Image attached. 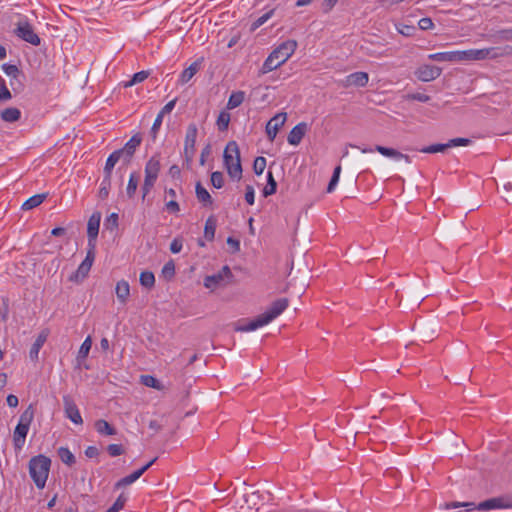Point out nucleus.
Masks as SVG:
<instances>
[{
  "mask_svg": "<svg viewBox=\"0 0 512 512\" xmlns=\"http://www.w3.org/2000/svg\"><path fill=\"white\" fill-rule=\"evenodd\" d=\"M50 465L51 460L44 455L33 457L29 462V472L31 478L33 480H47Z\"/></svg>",
  "mask_w": 512,
  "mask_h": 512,
  "instance_id": "0eeeda50",
  "label": "nucleus"
},
{
  "mask_svg": "<svg viewBox=\"0 0 512 512\" xmlns=\"http://www.w3.org/2000/svg\"><path fill=\"white\" fill-rule=\"evenodd\" d=\"M287 114L285 112L277 113L266 124V134L270 141H274L280 128L285 124Z\"/></svg>",
  "mask_w": 512,
  "mask_h": 512,
  "instance_id": "2eb2a0df",
  "label": "nucleus"
},
{
  "mask_svg": "<svg viewBox=\"0 0 512 512\" xmlns=\"http://www.w3.org/2000/svg\"><path fill=\"white\" fill-rule=\"evenodd\" d=\"M101 213L94 212L87 223L88 247L96 248V239L99 232Z\"/></svg>",
  "mask_w": 512,
  "mask_h": 512,
  "instance_id": "ddd939ff",
  "label": "nucleus"
},
{
  "mask_svg": "<svg viewBox=\"0 0 512 512\" xmlns=\"http://www.w3.org/2000/svg\"><path fill=\"white\" fill-rule=\"evenodd\" d=\"M397 31L406 37H410L415 33L416 28L412 25H399Z\"/></svg>",
  "mask_w": 512,
  "mask_h": 512,
  "instance_id": "8fccbe9b",
  "label": "nucleus"
},
{
  "mask_svg": "<svg viewBox=\"0 0 512 512\" xmlns=\"http://www.w3.org/2000/svg\"><path fill=\"white\" fill-rule=\"evenodd\" d=\"M33 418L34 409L32 405H29L26 408V410L20 415L19 422L13 433V442L15 448L21 449L23 447Z\"/></svg>",
  "mask_w": 512,
  "mask_h": 512,
  "instance_id": "39448f33",
  "label": "nucleus"
},
{
  "mask_svg": "<svg viewBox=\"0 0 512 512\" xmlns=\"http://www.w3.org/2000/svg\"><path fill=\"white\" fill-rule=\"evenodd\" d=\"M197 133L198 129L196 125L191 124L188 126L184 143V156L187 162H191L193 160Z\"/></svg>",
  "mask_w": 512,
  "mask_h": 512,
  "instance_id": "9d476101",
  "label": "nucleus"
},
{
  "mask_svg": "<svg viewBox=\"0 0 512 512\" xmlns=\"http://www.w3.org/2000/svg\"><path fill=\"white\" fill-rule=\"evenodd\" d=\"M227 244L231 246L234 249V251H239L240 249V242L235 238L228 237Z\"/></svg>",
  "mask_w": 512,
  "mask_h": 512,
  "instance_id": "774afa93",
  "label": "nucleus"
},
{
  "mask_svg": "<svg viewBox=\"0 0 512 512\" xmlns=\"http://www.w3.org/2000/svg\"><path fill=\"white\" fill-rule=\"evenodd\" d=\"M507 52H502L500 48L488 47L482 49L457 50L458 62L462 61H480L485 59H496L512 52L511 47H506Z\"/></svg>",
  "mask_w": 512,
  "mask_h": 512,
  "instance_id": "20e7f679",
  "label": "nucleus"
},
{
  "mask_svg": "<svg viewBox=\"0 0 512 512\" xmlns=\"http://www.w3.org/2000/svg\"><path fill=\"white\" fill-rule=\"evenodd\" d=\"M149 76V73L147 71H140L133 75L132 79L125 82L124 87H131L135 84L141 83L144 80H146Z\"/></svg>",
  "mask_w": 512,
  "mask_h": 512,
  "instance_id": "e433bc0d",
  "label": "nucleus"
},
{
  "mask_svg": "<svg viewBox=\"0 0 512 512\" xmlns=\"http://www.w3.org/2000/svg\"><path fill=\"white\" fill-rule=\"evenodd\" d=\"M474 506L472 502H449L444 503L440 506L441 509L449 510V509H457L461 507L471 508Z\"/></svg>",
  "mask_w": 512,
  "mask_h": 512,
  "instance_id": "c03bdc74",
  "label": "nucleus"
},
{
  "mask_svg": "<svg viewBox=\"0 0 512 512\" xmlns=\"http://www.w3.org/2000/svg\"><path fill=\"white\" fill-rule=\"evenodd\" d=\"M428 59L437 62H458L457 51L437 52L429 54Z\"/></svg>",
  "mask_w": 512,
  "mask_h": 512,
  "instance_id": "5701e85b",
  "label": "nucleus"
},
{
  "mask_svg": "<svg viewBox=\"0 0 512 512\" xmlns=\"http://www.w3.org/2000/svg\"><path fill=\"white\" fill-rule=\"evenodd\" d=\"M197 199L202 202L204 205L212 204V198L209 192L204 188L200 182L196 184L195 187Z\"/></svg>",
  "mask_w": 512,
  "mask_h": 512,
  "instance_id": "cd10ccee",
  "label": "nucleus"
},
{
  "mask_svg": "<svg viewBox=\"0 0 512 512\" xmlns=\"http://www.w3.org/2000/svg\"><path fill=\"white\" fill-rule=\"evenodd\" d=\"M340 174H341V166L338 165V166H336L334 168L333 175H332L331 180H330V182L328 184V187H327V192L328 193H332L335 190V188H336V186L338 184L339 178H340Z\"/></svg>",
  "mask_w": 512,
  "mask_h": 512,
  "instance_id": "4c0bfd02",
  "label": "nucleus"
},
{
  "mask_svg": "<svg viewBox=\"0 0 512 512\" xmlns=\"http://www.w3.org/2000/svg\"><path fill=\"white\" fill-rule=\"evenodd\" d=\"M266 167V158L259 156L254 160L253 170L256 175H261Z\"/></svg>",
  "mask_w": 512,
  "mask_h": 512,
  "instance_id": "49530a36",
  "label": "nucleus"
},
{
  "mask_svg": "<svg viewBox=\"0 0 512 512\" xmlns=\"http://www.w3.org/2000/svg\"><path fill=\"white\" fill-rule=\"evenodd\" d=\"M230 277H232L230 268L228 266H223L222 269L216 274L205 277L204 286L208 289L214 290L219 287L225 279Z\"/></svg>",
  "mask_w": 512,
  "mask_h": 512,
  "instance_id": "4468645a",
  "label": "nucleus"
},
{
  "mask_svg": "<svg viewBox=\"0 0 512 512\" xmlns=\"http://www.w3.org/2000/svg\"><path fill=\"white\" fill-rule=\"evenodd\" d=\"M512 508V501L502 498V497H496L491 498L485 501H482L478 504L477 509L478 510H493V509H509Z\"/></svg>",
  "mask_w": 512,
  "mask_h": 512,
  "instance_id": "dca6fc26",
  "label": "nucleus"
},
{
  "mask_svg": "<svg viewBox=\"0 0 512 512\" xmlns=\"http://www.w3.org/2000/svg\"><path fill=\"white\" fill-rule=\"evenodd\" d=\"M418 26L421 30H429L434 27V23L431 18L424 17L419 20Z\"/></svg>",
  "mask_w": 512,
  "mask_h": 512,
  "instance_id": "3c124183",
  "label": "nucleus"
},
{
  "mask_svg": "<svg viewBox=\"0 0 512 512\" xmlns=\"http://www.w3.org/2000/svg\"><path fill=\"white\" fill-rule=\"evenodd\" d=\"M245 200L249 205L254 204L255 192H254V188L251 185L246 186Z\"/></svg>",
  "mask_w": 512,
  "mask_h": 512,
  "instance_id": "5fc2aeb1",
  "label": "nucleus"
},
{
  "mask_svg": "<svg viewBox=\"0 0 512 512\" xmlns=\"http://www.w3.org/2000/svg\"><path fill=\"white\" fill-rule=\"evenodd\" d=\"M230 114L227 111H221L216 120V125L219 131H226L230 123Z\"/></svg>",
  "mask_w": 512,
  "mask_h": 512,
  "instance_id": "473e14b6",
  "label": "nucleus"
},
{
  "mask_svg": "<svg viewBox=\"0 0 512 512\" xmlns=\"http://www.w3.org/2000/svg\"><path fill=\"white\" fill-rule=\"evenodd\" d=\"M369 75L366 72L358 71L346 76L343 81L344 87H365L368 84Z\"/></svg>",
  "mask_w": 512,
  "mask_h": 512,
  "instance_id": "f3484780",
  "label": "nucleus"
},
{
  "mask_svg": "<svg viewBox=\"0 0 512 512\" xmlns=\"http://www.w3.org/2000/svg\"><path fill=\"white\" fill-rule=\"evenodd\" d=\"M85 455L88 458H95L99 455V450L95 446H88L85 450Z\"/></svg>",
  "mask_w": 512,
  "mask_h": 512,
  "instance_id": "0e129e2a",
  "label": "nucleus"
},
{
  "mask_svg": "<svg viewBox=\"0 0 512 512\" xmlns=\"http://www.w3.org/2000/svg\"><path fill=\"white\" fill-rule=\"evenodd\" d=\"M57 454L61 461L67 465H72L75 463V457L73 453L66 447L58 448Z\"/></svg>",
  "mask_w": 512,
  "mask_h": 512,
  "instance_id": "2f4dec72",
  "label": "nucleus"
},
{
  "mask_svg": "<svg viewBox=\"0 0 512 512\" xmlns=\"http://www.w3.org/2000/svg\"><path fill=\"white\" fill-rule=\"evenodd\" d=\"M277 183L273 177V174L271 171L267 174V185L263 189V195L265 197H268L276 192Z\"/></svg>",
  "mask_w": 512,
  "mask_h": 512,
  "instance_id": "c9c22d12",
  "label": "nucleus"
},
{
  "mask_svg": "<svg viewBox=\"0 0 512 512\" xmlns=\"http://www.w3.org/2000/svg\"><path fill=\"white\" fill-rule=\"evenodd\" d=\"M166 209L171 213H177V212H179L180 207H179V204L175 200L171 199L170 201H168L166 203Z\"/></svg>",
  "mask_w": 512,
  "mask_h": 512,
  "instance_id": "e2e57ef3",
  "label": "nucleus"
},
{
  "mask_svg": "<svg viewBox=\"0 0 512 512\" xmlns=\"http://www.w3.org/2000/svg\"><path fill=\"white\" fill-rule=\"evenodd\" d=\"M408 97L412 100H416V101L423 102V103H426L430 100V96L427 94H423V93H414V94L409 95Z\"/></svg>",
  "mask_w": 512,
  "mask_h": 512,
  "instance_id": "680f3d73",
  "label": "nucleus"
},
{
  "mask_svg": "<svg viewBox=\"0 0 512 512\" xmlns=\"http://www.w3.org/2000/svg\"><path fill=\"white\" fill-rule=\"evenodd\" d=\"M442 74V69L431 64H422L416 68L414 75L421 82H430Z\"/></svg>",
  "mask_w": 512,
  "mask_h": 512,
  "instance_id": "1a4fd4ad",
  "label": "nucleus"
},
{
  "mask_svg": "<svg viewBox=\"0 0 512 512\" xmlns=\"http://www.w3.org/2000/svg\"><path fill=\"white\" fill-rule=\"evenodd\" d=\"M141 137L140 135L136 134L130 138V140L125 144L123 150V155L126 157V162H130L131 157L135 153L136 148L141 144Z\"/></svg>",
  "mask_w": 512,
  "mask_h": 512,
  "instance_id": "aec40b11",
  "label": "nucleus"
},
{
  "mask_svg": "<svg viewBox=\"0 0 512 512\" xmlns=\"http://www.w3.org/2000/svg\"><path fill=\"white\" fill-rule=\"evenodd\" d=\"M162 121H163L162 115H157V117L154 120V123L152 125V128H151V135H152L153 139L156 138L157 132L162 124Z\"/></svg>",
  "mask_w": 512,
  "mask_h": 512,
  "instance_id": "6e6d98bb",
  "label": "nucleus"
},
{
  "mask_svg": "<svg viewBox=\"0 0 512 512\" xmlns=\"http://www.w3.org/2000/svg\"><path fill=\"white\" fill-rule=\"evenodd\" d=\"M9 315V305L4 301L3 306H0V322H6Z\"/></svg>",
  "mask_w": 512,
  "mask_h": 512,
  "instance_id": "bf43d9fd",
  "label": "nucleus"
},
{
  "mask_svg": "<svg viewBox=\"0 0 512 512\" xmlns=\"http://www.w3.org/2000/svg\"><path fill=\"white\" fill-rule=\"evenodd\" d=\"M95 259V248L88 247V251L85 259L79 265L74 275L70 277L71 280L80 281L83 280L89 273L92 264Z\"/></svg>",
  "mask_w": 512,
  "mask_h": 512,
  "instance_id": "9b49d317",
  "label": "nucleus"
},
{
  "mask_svg": "<svg viewBox=\"0 0 512 512\" xmlns=\"http://www.w3.org/2000/svg\"><path fill=\"white\" fill-rule=\"evenodd\" d=\"M289 306L287 298H280L274 301L271 306L262 314L258 315L253 320H242L235 325L237 332H251L268 325L279 315H281Z\"/></svg>",
  "mask_w": 512,
  "mask_h": 512,
  "instance_id": "f257e3e1",
  "label": "nucleus"
},
{
  "mask_svg": "<svg viewBox=\"0 0 512 512\" xmlns=\"http://www.w3.org/2000/svg\"><path fill=\"white\" fill-rule=\"evenodd\" d=\"M128 501V494L125 493V492H122L118 498L116 499V501L113 503V507L115 509H117L118 511L122 510L126 504V502Z\"/></svg>",
  "mask_w": 512,
  "mask_h": 512,
  "instance_id": "09e8293b",
  "label": "nucleus"
},
{
  "mask_svg": "<svg viewBox=\"0 0 512 512\" xmlns=\"http://www.w3.org/2000/svg\"><path fill=\"white\" fill-rule=\"evenodd\" d=\"M447 148H450L449 141L445 144H433L422 148L420 151L423 153H438L444 152Z\"/></svg>",
  "mask_w": 512,
  "mask_h": 512,
  "instance_id": "79ce46f5",
  "label": "nucleus"
},
{
  "mask_svg": "<svg viewBox=\"0 0 512 512\" xmlns=\"http://www.w3.org/2000/svg\"><path fill=\"white\" fill-rule=\"evenodd\" d=\"M110 187H111V178L104 176V178L101 182L99 193H98V195L101 199H106L108 197Z\"/></svg>",
  "mask_w": 512,
  "mask_h": 512,
  "instance_id": "a19ab883",
  "label": "nucleus"
},
{
  "mask_svg": "<svg viewBox=\"0 0 512 512\" xmlns=\"http://www.w3.org/2000/svg\"><path fill=\"white\" fill-rule=\"evenodd\" d=\"M471 143V140L468 138H454L449 140V145L451 147H457V146H467Z\"/></svg>",
  "mask_w": 512,
  "mask_h": 512,
  "instance_id": "603ef678",
  "label": "nucleus"
},
{
  "mask_svg": "<svg viewBox=\"0 0 512 512\" xmlns=\"http://www.w3.org/2000/svg\"><path fill=\"white\" fill-rule=\"evenodd\" d=\"M141 383L147 387H151L159 391L164 389L163 384L152 375H142Z\"/></svg>",
  "mask_w": 512,
  "mask_h": 512,
  "instance_id": "7c9ffc66",
  "label": "nucleus"
},
{
  "mask_svg": "<svg viewBox=\"0 0 512 512\" xmlns=\"http://www.w3.org/2000/svg\"><path fill=\"white\" fill-rule=\"evenodd\" d=\"M308 130L305 122H300L294 126L288 134L287 141L290 145L297 146L302 141Z\"/></svg>",
  "mask_w": 512,
  "mask_h": 512,
  "instance_id": "a211bd4d",
  "label": "nucleus"
},
{
  "mask_svg": "<svg viewBox=\"0 0 512 512\" xmlns=\"http://www.w3.org/2000/svg\"><path fill=\"white\" fill-rule=\"evenodd\" d=\"M216 231V220L213 217H209L206 220L204 228V236L207 240H213Z\"/></svg>",
  "mask_w": 512,
  "mask_h": 512,
  "instance_id": "72a5a7b5",
  "label": "nucleus"
},
{
  "mask_svg": "<svg viewBox=\"0 0 512 512\" xmlns=\"http://www.w3.org/2000/svg\"><path fill=\"white\" fill-rule=\"evenodd\" d=\"M107 451H108L109 455L115 457V456H119L122 454L123 448L119 444H110L107 447Z\"/></svg>",
  "mask_w": 512,
  "mask_h": 512,
  "instance_id": "864d4df0",
  "label": "nucleus"
},
{
  "mask_svg": "<svg viewBox=\"0 0 512 512\" xmlns=\"http://www.w3.org/2000/svg\"><path fill=\"white\" fill-rule=\"evenodd\" d=\"M183 243L179 238H175L170 244V251L174 254L179 253L182 250Z\"/></svg>",
  "mask_w": 512,
  "mask_h": 512,
  "instance_id": "4d7b16f0",
  "label": "nucleus"
},
{
  "mask_svg": "<svg viewBox=\"0 0 512 512\" xmlns=\"http://www.w3.org/2000/svg\"><path fill=\"white\" fill-rule=\"evenodd\" d=\"M245 98V93L243 91L233 92L227 102L228 109H234L240 106Z\"/></svg>",
  "mask_w": 512,
  "mask_h": 512,
  "instance_id": "c756f323",
  "label": "nucleus"
},
{
  "mask_svg": "<svg viewBox=\"0 0 512 512\" xmlns=\"http://www.w3.org/2000/svg\"><path fill=\"white\" fill-rule=\"evenodd\" d=\"M20 117L21 112L18 108L15 107L6 108L1 113L2 120L9 123L18 121Z\"/></svg>",
  "mask_w": 512,
  "mask_h": 512,
  "instance_id": "bb28decb",
  "label": "nucleus"
},
{
  "mask_svg": "<svg viewBox=\"0 0 512 512\" xmlns=\"http://www.w3.org/2000/svg\"><path fill=\"white\" fill-rule=\"evenodd\" d=\"M115 293L120 303L125 304L130 296V286L125 280L117 282L115 287Z\"/></svg>",
  "mask_w": 512,
  "mask_h": 512,
  "instance_id": "4be33fe9",
  "label": "nucleus"
},
{
  "mask_svg": "<svg viewBox=\"0 0 512 512\" xmlns=\"http://www.w3.org/2000/svg\"><path fill=\"white\" fill-rule=\"evenodd\" d=\"M45 198H46V194H36V195H33L32 197L27 199L22 204V209L23 210H31V209L39 206L45 200Z\"/></svg>",
  "mask_w": 512,
  "mask_h": 512,
  "instance_id": "c85d7f7f",
  "label": "nucleus"
},
{
  "mask_svg": "<svg viewBox=\"0 0 512 512\" xmlns=\"http://www.w3.org/2000/svg\"><path fill=\"white\" fill-rule=\"evenodd\" d=\"M11 98V93L5 85L0 87V100L6 101Z\"/></svg>",
  "mask_w": 512,
  "mask_h": 512,
  "instance_id": "338daca9",
  "label": "nucleus"
},
{
  "mask_svg": "<svg viewBox=\"0 0 512 512\" xmlns=\"http://www.w3.org/2000/svg\"><path fill=\"white\" fill-rule=\"evenodd\" d=\"M164 275L173 276L175 273V267L172 262L166 263L162 269Z\"/></svg>",
  "mask_w": 512,
  "mask_h": 512,
  "instance_id": "69168bd1",
  "label": "nucleus"
},
{
  "mask_svg": "<svg viewBox=\"0 0 512 512\" xmlns=\"http://www.w3.org/2000/svg\"><path fill=\"white\" fill-rule=\"evenodd\" d=\"M138 187V178L135 173H132L129 177L126 193L129 198H132Z\"/></svg>",
  "mask_w": 512,
  "mask_h": 512,
  "instance_id": "ea45409f",
  "label": "nucleus"
},
{
  "mask_svg": "<svg viewBox=\"0 0 512 512\" xmlns=\"http://www.w3.org/2000/svg\"><path fill=\"white\" fill-rule=\"evenodd\" d=\"M14 34L21 40L38 46L41 43L40 37L35 33L32 25L26 18H20L15 24Z\"/></svg>",
  "mask_w": 512,
  "mask_h": 512,
  "instance_id": "6e6552de",
  "label": "nucleus"
},
{
  "mask_svg": "<svg viewBox=\"0 0 512 512\" xmlns=\"http://www.w3.org/2000/svg\"><path fill=\"white\" fill-rule=\"evenodd\" d=\"M375 150L385 157L393 158L395 160H404L408 164L411 163V159L408 155L403 154L396 149L377 145Z\"/></svg>",
  "mask_w": 512,
  "mask_h": 512,
  "instance_id": "6ab92c4d",
  "label": "nucleus"
},
{
  "mask_svg": "<svg viewBox=\"0 0 512 512\" xmlns=\"http://www.w3.org/2000/svg\"><path fill=\"white\" fill-rule=\"evenodd\" d=\"M274 13V10H269L268 12H266L265 14H263L262 16H260L259 18H257L251 25V30L254 31L256 30L257 28H259L260 26H262L268 19L271 18V16L273 15Z\"/></svg>",
  "mask_w": 512,
  "mask_h": 512,
  "instance_id": "a18cd8bd",
  "label": "nucleus"
},
{
  "mask_svg": "<svg viewBox=\"0 0 512 512\" xmlns=\"http://www.w3.org/2000/svg\"><path fill=\"white\" fill-rule=\"evenodd\" d=\"M202 60L194 61L188 68H186L180 75L179 82L181 84L188 83L195 74L199 71Z\"/></svg>",
  "mask_w": 512,
  "mask_h": 512,
  "instance_id": "b1692460",
  "label": "nucleus"
},
{
  "mask_svg": "<svg viewBox=\"0 0 512 512\" xmlns=\"http://www.w3.org/2000/svg\"><path fill=\"white\" fill-rule=\"evenodd\" d=\"M161 169L159 155L152 156L145 165V178L142 186L143 199L153 188Z\"/></svg>",
  "mask_w": 512,
  "mask_h": 512,
  "instance_id": "423d86ee",
  "label": "nucleus"
},
{
  "mask_svg": "<svg viewBox=\"0 0 512 512\" xmlns=\"http://www.w3.org/2000/svg\"><path fill=\"white\" fill-rule=\"evenodd\" d=\"M94 427L100 435L111 436L116 434V429L103 419L97 420Z\"/></svg>",
  "mask_w": 512,
  "mask_h": 512,
  "instance_id": "a878e982",
  "label": "nucleus"
},
{
  "mask_svg": "<svg viewBox=\"0 0 512 512\" xmlns=\"http://www.w3.org/2000/svg\"><path fill=\"white\" fill-rule=\"evenodd\" d=\"M63 406H64V412L65 416L72 421L76 425H82L83 419L79 412V409L77 405L75 404L74 400L69 395L63 396Z\"/></svg>",
  "mask_w": 512,
  "mask_h": 512,
  "instance_id": "f8f14e48",
  "label": "nucleus"
},
{
  "mask_svg": "<svg viewBox=\"0 0 512 512\" xmlns=\"http://www.w3.org/2000/svg\"><path fill=\"white\" fill-rule=\"evenodd\" d=\"M48 333L42 331L36 338L35 342L30 348L29 356L32 361L38 360L39 351L47 340Z\"/></svg>",
  "mask_w": 512,
  "mask_h": 512,
  "instance_id": "412c9836",
  "label": "nucleus"
},
{
  "mask_svg": "<svg viewBox=\"0 0 512 512\" xmlns=\"http://www.w3.org/2000/svg\"><path fill=\"white\" fill-rule=\"evenodd\" d=\"M498 37L500 40L512 41V28L499 31Z\"/></svg>",
  "mask_w": 512,
  "mask_h": 512,
  "instance_id": "052dcab7",
  "label": "nucleus"
},
{
  "mask_svg": "<svg viewBox=\"0 0 512 512\" xmlns=\"http://www.w3.org/2000/svg\"><path fill=\"white\" fill-rule=\"evenodd\" d=\"M140 284L145 288H152L155 284V276L150 271H143L139 277Z\"/></svg>",
  "mask_w": 512,
  "mask_h": 512,
  "instance_id": "f704fd0d",
  "label": "nucleus"
},
{
  "mask_svg": "<svg viewBox=\"0 0 512 512\" xmlns=\"http://www.w3.org/2000/svg\"><path fill=\"white\" fill-rule=\"evenodd\" d=\"M297 42L289 39L275 48L264 61L260 73L267 74L284 64L295 52Z\"/></svg>",
  "mask_w": 512,
  "mask_h": 512,
  "instance_id": "f03ea898",
  "label": "nucleus"
},
{
  "mask_svg": "<svg viewBox=\"0 0 512 512\" xmlns=\"http://www.w3.org/2000/svg\"><path fill=\"white\" fill-rule=\"evenodd\" d=\"M211 184L213 187L220 189L224 185V176L221 172L215 171L211 174Z\"/></svg>",
  "mask_w": 512,
  "mask_h": 512,
  "instance_id": "de8ad7c7",
  "label": "nucleus"
},
{
  "mask_svg": "<svg viewBox=\"0 0 512 512\" xmlns=\"http://www.w3.org/2000/svg\"><path fill=\"white\" fill-rule=\"evenodd\" d=\"M154 461L155 459L151 460L141 468L132 472L130 475L124 477L122 480H138L143 475V473L154 463Z\"/></svg>",
  "mask_w": 512,
  "mask_h": 512,
  "instance_id": "58836bf2",
  "label": "nucleus"
},
{
  "mask_svg": "<svg viewBox=\"0 0 512 512\" xmlns=\"http://www.w3.org/2000/svg\"><path fill=\"white\" fill-rule=\"evenodd\" d=\"M91 346H92V340H91V337L88 336L84 340L82 345L80 346V349L78 351V358H82V359L86 358L90 352Z\"/></svg>",
  "mask_w": 512,
  "mask_h": 512,
  "instance_id": "37998d69",
  "label": "nucleus"
},
{
  "mask_svg": "<svg viewBox=\"0 0 512 512\" xmlns=\"http://www.w3.org/2000/svg\"><path fill=\"white\" fill-rule=\"evenodd\" d=\"M223 160L231 179L239 181L242 178V165L240 149L236 141H229L227 143L223 153Z\"/></svg>",
  "mask_w": 512,
  "mask_h": 512,
  "instance_id": "7ed1b4c3",
  "label": "nucleus"
},
{
  "mask_svg": "<svg viewBox=\"0 0 512 512\" xmlns=\"http://www.w3.org/2000/svg\"><path fill=\"white\" fill-rule=\"evenodd\" d=\"M175 104H176V99H173L171 101H169L162 109L161 111L158 113V115H162V117H164L166 114H169L172 112V110L174 109L175 107Z\"/></svg>",
  "mask_w": 512,
  "mask_h": 512,
  "instance_id": "13d9d810",
  "label": "nucleus"
},
{
  "mask_svg": "<svg viewBox=\"0 0 512 512\" xmlns=\"http://www.w3.org/2000/svg\"><path fill=\"white\" fill-rule=\"evenodd\" d=\"M122 156H123V150H116L112 154L109 155V157L106 160L105 167H104V176L111 178L112 170Z\"/></svg>",
  "mask_w": 512,
  "mask_h": 512,
  "instance_id": "393cba45",
  "label": "nucleus"
}]
</instances>
